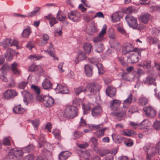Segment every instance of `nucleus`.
<instances>
[{
    "label": "nucleus",
    "mask_w": 160,
    "mask_h": 160,
    "mask_svg": "<svg viewBox=\"0 0 160 160\" xmlns=\"http://www.w3.org/2000/svg\"><path fill=\"white\" fill-rule=\"evenodd\" d=\"M82 103V100L78 98H76L73 101V104L76 105L77 106H79Z\"/></svg>",
    "instance_id": "59"
},
{
    "label": "nucleus",
    "mask_w": 160,
    "mask_h": 160,
    "mask_svg": "<svg viewBox=\"0 0 160 160\" xmlns=\"http://www.w3.org/2000/svg\"><path fill=\"white\" fill-rule=\"evenodd\" d=\"M40 8L39 7H36L35 8V10L32 11L31 12L28 13L27 16H25L23 15H22L21 14H16V16L18 17H20L22 18H24L27 17H33L36 15V13L39 11V10L40 9Z\"/></svg>",
    "instance_id": "21"
},
{
    "label": "nucleus",
    "mask_w": 160,
    "mask_h": 160,
    "mask_svg": "<svg viewBox=\"0 0 160 160\" xmlns=\"http://www.w3.org/2000/svg\"><path fill=\"white\" fill-rule=\"evenodd\" d=\"M121 102L117 99L113 100L110 103V108L114 110H116L119 107Z\"/></svg>",
    "instance_id": "15"
},
{
    "label": "nucleus",
    "mask_w": 160,
    "mask_h": 160,
    "mask_svg": "<svg viewBox=\"0 0 160 160\" xmlns=\"http://www.w3.org/2000/svg\"><path fill=\"white\" fill-rule=\"evenodd\" d=\"M102 111L101 108L100 106H98L92 109V114L93 116H97L102 113Z\"/></svg>",
    "instance_id": "25"
},
{
    "label": "nucleus",
    "mask_w": 160,
    "mask_h": 160,
    "mask_svg": "<svg viewBox=\"0 0 160 160\" xmlns=\"http://www.w3.org/2000/svg\"><path fill=\"white\" fill-rule=\"evenodd\" d=\"M154 149L155 151L156 152V149L154 147H152L150 143L146 144L143 147V149L144 151L147 153L150 152L151 151H152Z\"/></svg>",
    "instance_id": "36"
},
{
    "label": "nucleus",
    "mask_w": 160,
    "mask_h": 160,
    "mask_svg": "<svg viewBox=\"0 0 160 160\" xmlns=\"http://www.w3.org/2000/svg\"><path fill=\"white\" fill-rule=\"evenodd\" d=\"M9 68V67L8 65L6 64L4 65L1 68L3 75L1 76L0 78L3 81L7 82L8 81L7 78L4 76V74L6 73L7 71L8 70Z\"/></svg>",
    "instance_id": "17"
},
{
    "label": "nucleus",
    "mask_w": 160,
    "mask_h": 160,
    "mask_svg": "<svg viewBox=\"0 0 160 160\" xmlns=\"http://www.w3.org/2000/svg\"><path fill=\"white\" fill-rule=\"evenodd\" d=\"M89 125H87L85 121L82 118H81L80 121L79 123V125L78 127V128H80L81 127H88V126Z\"/></svg>",
    "instance_id": "49"
},
{
    "label": "nucleus",
    "mask_w": 160,
    "mask_h": 160,
    "mask_svg": "<svg viewBox=\"0 0 160 160\" xmlns=\"http://www.w3.org/2000/svg\"><path fill=\"white\" fill-rule=\"evenodd\" d=\"M71 154V152L69 151L62 152L59 154V159L60 160H65Z\"/></svg>",
    "instance_id": "24"
},
{
    "label": "nucleus",
    "mask_w": 160,
    "mask_h": 160,
    "mask_svg": "<svg viewBox=\"0 0 160 160\" xmlns=\"http://www.w3.org/2000/svg\"><path fill=\"white\" fill-rule=\"evenodd\" d=\"M124 144L128 147L132 146L133 144V142L132 140L130 139H126L124 141Z\"/></svg>",
    "instance_id": "53"
},
{
    "label": "nucleus",
    "mask_w": 160,
    "mask_h": 160,
    "mask_svg": "<svg viewBox=\"0 0 160 160\" xmlns=\"http://www.w3.org/2000/svg\"><path fill=\"white\" fill-rule=\"evenodd\" d=\"M31 33V29L30 27H28L23 30L22 33V36L24 38H27Z\"/></svg>",
    "instance_id": "38"
},
{
    "label": "nucleus",
    "mask_w": 160,
    "mask_h": 160,
    "mask_svg": "<svg viewBox=\"0 0 160 160\" xmlns=\"http://www.w3.org/2000/svg\"><path fill=\"white\" fill-rule=\"evenodd\" d=\"M122 16V13L121 12H117L114 13L112 16V21L116 22L120 20Z\"/></svg>",
    "instance_id": "16"
},
{
    "label": "nucleus",
    "mask_w": 160,
    "mask_h": 160,
    "mask_svg": "<svg viewBox=\"0 0 160 160\" xmlns=\"http://www.w3.org/2000/svg\"><path fill=\"white\" fill-rule=\"evenodd\" d=\"M18 64L14 62L11 65L12 70L14 74L18 75L20 74L19 71L18 69Z\"/></svg>",
    "instance_id": "34"
},
{
    "label": "nucleus",
    "mask_w": 160,
    "mask_h": 160,
    "mask_svg": "<svg viewBox=\"0 0 160 160\" xmlns=\"http://www.w3.org/2000/svg\"><path fill=\"white\" fill-rule=\"evenodd\" d=\"M117 29L118 31L121 33L124 34L126 36H127V35L126 31L124 29L122 24H120L119 25L117 26Z\"/></svg>",
    "instance_id": "43"
},
{
    "label": "nucleus",
    "mask_w": 160,
    "mask_h": 160,
    "mask_svg": "<svg viewBox=\"0 0 160 160\" xmlns=\"http://www.w3.org/2000/svg\"><path fill=\"white\" fill-rule=\"evenodd\" d=\"M116 91V88L109 86L107 88L106 90V93L108 96L112 97L115 95Z\"/></svg>",
    "instance_id": "23"
},
{
    "label": "nucleus",
    "mask_w": 160,
    "mask_h": 160,
    "mask_svg": "<svg viewBox=\"0 0 160 160\" xmlns=\"http://www.w3.org/2000/svg\"><path fill=\"white\" fill-rule=\"evenodd\" d=\"M49 39V37L47 34H44L43 35V38H41L39 40L38 44L40 46L44 45L47 43L48 40Z\"/></svg>",
    "instance_id": "31"
},
{
    "label": "nucleus",
    "mask_w": 160,
    "mask_h": 160,
    "mask_svg": "<svg viewBox=\"0 0 160 160\" xmlns=\"http://www.w3.org/2000/svg\"><path fill=\"white\" fill-rule=\"evenodd\" d=\"M52 133L55 138L58 139H60V132L59 130L56 129H54L52 132Z\"/></svg>",
    "instance_id": "47"
},
{
    "label": "nucleus",
    "mask_w": 160,
    "mask_h": 160,
    "mask_svg": "<svg viewBox=\"0 0 160 160\" xmlns=\"http://www.w3.org/2000/svg\"><path fill=\"white\" fill-rule=\"evenodd\" d=\"M54 49L51 43H50L49 47L47 50V51L51 56L53 58V59L58 60V58L56 57L54 53Z\"/></svg>",
    "instance_id": "20"
},
{
    "label": "nucleus",
    "mask_w": 160,
    "mask_h": 160,
    "mask_svg": "<svg viewBox=\"0 0 160 160\" xmlns=\"http://www.w3.org/2000/svg\"><path fill=\"white\" fill-rule=\"evenodd\" d=\"M76 58L77 60H84L87 58L85 54L82 52L78 54L77 55Z\"/></svg>",
    "instance_id": "45"
},
{
    "label": "nucleus",
    "mask_w": 160,
    "mask_h": 160,
    "mask_svg": "<svg viewBox=\"0 0 160 160\" xmlns=\"http://www.w3.org/2000/svg\"><path fill=\"white\" fill-rule=\"evenodd\" d=\"M68 18L73 22H77L80 20L81 17V13L76 11H71L68 15Z\"/></svg>",
    "instance_id": "10"
},
{
    "label": "nucleus",
    "mask_w": 160,
    "mask_h": 160,
    "mask_svg": "<svg viewBox=\"0 0 160 160\" xmlns=\"http://www.w3.org/2000/svg\"><path fill=\"white\" fill-rule=\"evenodd\" d=\"M34 42H28L26 45L27 48L29 49V50L34 47Z\"/></svg>",
    "instance_id": "62"
},
{
    "label": "nucleus",
    "mask_w": 160,
    "mask_h": 160,
    "mask_svg": "<svg viewBox=\"0 0 160 160\" xmlns=\"http://www.w3.org/2000/svg\"><path fill=\"white\" fill-rule=\"evenodd\" d=\"M148 40L150 44H156L158 42V40L154 37H149Z\"/></svg>",
    "instance_id": "44"
},
{
    "label": "nucleus",
    "mask_w": 160,
    "mask_h": 160,
    "mask_svg": "<svg viewBox=\"0 0 160 160\" xmlns=\"http://www.w3.org/2000/svg\"><path fill=\"white\" fill-rule=\"evenodd\" d=\"M66 18L65 14L61 12H58L57 14V18L60 21H64Z\"/></svg>",
    "instance_id": "42"
},
{
    "label": "nucleus",
    "mask_w": 160,
    "mask_h": 160,
    "mask_svg": "<svg viewBox=\"0 0 160 160\" xmlns=\"http://www.w3.org/2000/svg\"><path fill=\"white\" fill-rule=\"evenodd\" d=\"M135 10L134 8L133 7H129L127 8L126 10L124 11V12L129 14V13H132L134 12Z\"/></svg>",
    "instance_id": "55"
},
{
    "label": "nucleus",
    "mask_w": 160,
    "mask_h": 160,
    "mask_svg": "<svg viewBox=\"0 0 160 160\" xmlns=\"http://www.w3.org/2000/svg\"><path fill=\"white\" fill-rule=\"evenodd\" d=\"M76 107L72 105L68 106L64 110V116L66 118H72L78 115Z\"/></svg>",
    "instance_id": "3"
},
{
    "label": "nucleus",
    "mask_w": 160,
    "mask_h": 160,
    "mask_svg": "<svg viewBox=\"0 0 160 160\" xmlns=\"http://www.w3.org/2000/svg\"><path fill=\"white\" fill-rule=\"evenodd\" d=\"M42 57L41 55L38 54H34L30 56L28 58L29 59H33L36 60H39L42 58Z\"/></svg>",
    "instance_id": "48"
},
{
    "label": "nucleus",
    "mask_w": 160,
    "mask_h": 160,
    "mask_svg": "<svg viewBox=\"0 0 160 160\" xmlns=\"http://www.w3.org/2000/svg\"><path fill=\"white\" fill-rule=\"evenodd\" d=\"M153 128L156 130H159L160 128V122L156 121L153 124Z\"/></svg>",
    "instance_id": "61"
},
{
    "label": "nucleus",
    "mask_w": 160,
    "mask_h": 160,
    "mask_svg": "<svg viewBox=\"0 0 160 160\" xmlns=\"http://www.w3.org/2000/svg\"><path fill=\"white\" fill-rule=\"evenodd\" d=\"M32 99V96L31 94L29 93H28L24 98L23 101L26 102H29L31 101Z\"/></svg>",
    "instance_id": "51"
},
{
    "label": "nucleus",
    "mask_w": 160,
    "mask_h": 160,
    "mask_svg": "<svg viewBox=\"0 0 160 160\" xmlns=\"http://www.w3.org/2000/svg\"><path fill=\"white\" fill-rule=\"evenodd\" d=\"M95 12L93 11H90L87 12L84 16V18L87 22H89L91 21L93 18H94V16L93 14Z\"/></svg>",
    "instance_id": "18"
},
{
    "label": "nucleus",
    "mask_w": 160,
    "mask_h": 160,
    "mask_svg": "<svg viewBox=\"0 0 160 160\" xmlns=\"http://www.w3.org/2000/svg\"><path fill=\"white\" fill-rule=\"evenodd\" d=\"M120 132L121 134L128 136H133L136 134L135 132L134 131L129 129H125L121 131Z\"/></svg>",
    "instance_id": "22"
},
{
    "label": "nucleus",
    "mask_w": 160,
    "mask_h": 160,
    "mask_svg": "<svg viewBox=\"0 0 160 160\" xmlns=\"http://www.w3.org/2000/svg\"><path fill=\"white\" fill-rule=\"evenodd\" d=\"M95 65L98 69L99 73L100 74H102L104 72V70L102 68V64L101 63H98L95 64Z\"/></svg>",
    "instance_id": "52"
},
{
    "label": "nucleus",
    "mask_w": 160,
    "mask_h": 160,
    "mask_svg": "<svg viewBox=\"0 0 160 160\" xmlns=\"http://www.w3.org/2000/svg\"><path fill=\"white\" fill-rule=\"evenodd\" d=\"M12 40L11 39H6L5 40L0 43V44L2 45L4 48H7L11 46V43Z\"/></svg>",
    "instance_id": "33"
},
{
    "label": "nucleus",
    "mask_w": 160,
    "mask_h": 160,
    "mask_svg": "<svg viewBox=\"0 0 160 160\" xmlns=\"http://www.w3.org/2000/svg\"><path fill=\"white\" fill-rule=\"evenodd\" d=\"M136 99L133 97L132 95L130 94L128 98L124 101L123 107L120 109L118 112H116V116L119 118H121L126 116V111L129 104L133 101H135Z\"/></svg>",
    "instance_id": "2"
},
{
    "label": "nucleus",
    "mask_w": 160,
    "mask_h": 160,
    "mask_svg": "<svg viewBox=\"0 0 160 160\" xmlns=\"http://www.w3.org/2000/svg\"><path fill=\"white\" fill-rule=\"evenodd\" d=\"M150 17V15L148 13H144L141 15L139 19L140 20L144 23H147Z\"/></svg>",
    "instance_id": "29"
},
{
    "label": "nucleus",
    "mask_w": 160,
    "mask_h": 160,
    "mask_svg": "<svg viewBox=\"0 0 160 160\" xmlns=\"http://www.w3.org/2000/svg\"><path fill=\"white\" fill-rule=\"evenodd\" d=\"M39 148H41L42 147L43 145L44 148H45L44 150L42 152V154L45 156L46 158H51L52 157V153L51 152L47 150L45 148L48 146V145L50 146L49 144L46 142V141L43 139V137L42 138L39 139Z\"/></svg>",
    "instance_id": "7"
},
{
    "label": "nucleus",
    "mask_w": 160,
    "mask_h": 160,
    "mask_svg": "<svg viewBox=\"0 0 160 160\" xmlns=\"http://www.w3.org/2000/svg\"><path fill=\"white\" fill-rule=\"evenodd\" d=\"M45 18L50 21L49 23L51 25V27H52L58 22L55 18L51 14H50L48 16H46Z\"/></svg>",
    "instance_id": "30"
},
{
    "label": "nucleus",
    "mask_w": 160,
    "mask_h": 160,
    "mask_svg": "<svg viewBox=\"0 0 160 160\" xmlns=\"http://www.w3.org/2000/svg\"><path fill=\"white\" fill-rule=\"evenodd\" d=\"M107 129V128L105 127L97 130L95 132V134L97 138H100L104 135V132Z\"/></svg>",
    "instance_id": "28"
},
{
    "label": "nucleus",
    "mask_w": 160,
    "mask_h": 160,
    "mask_svg": "<svg viewBox=\"0 0 160 160\" xmlns=\"http://www.w3.org/2000/svg\"><path fill=\"white\" fill-rule=\"evenodd\" d=\"M18 95V92L15 90L13 89L7 90L3 93L4 98L7 99L13 98Z\"/></svg>",
    "instance_id": "12"
},
{
    "label": "nucleus",
    "mask_w": 160,
    "mask_h": 160,
    "mask_svg": "<svg viewBox=\"0 0 160 160\" xmlns=\"http://www.w3.org/2000/svg\"><path fill=\"white\" fill-rule=\"evenodd\" d=\"M151 125L150 122L148 120H144L141 123H138L133 122H130L131 128L133 129L139 128L140 129L147 128Z\"/></svg>",
    "instance_id": "6"
},
{
    "label": "nucleus",
    "mask_w": 160,
    "mask_h": 160,
    "mask_svg": "<svg viewBox=\"0 0 160 160\" xmlns=\"http://www.w3.org/2000/svg\"><path fill=\"white\" fill-rule=\"evenodd\" d=\"M34 148L33 145L31 144L28 145L25 148V150L27 152H29L32 151Z\"/></svg>",
    "instance_id": "60"
},
{
    "label": "nucleus",
    "mask_w": 160,
    "mask_h": 160,
    "mask_svg": "<svg viewBox=\"0 0 160 160\" xmlns=\"http://www.w3.org/2000/svg\"><path fill=\"white\" fill-rule=\"evenodd\" d=\"M13 112L16 113L22 114L26 111L23 108H22L20 105L15 107L13 109Z\"/></svg>",
    "instance_id": "35"
},
{
    "label": "nucleus",
    "mask_w": 160,
    "mask_h": 160,
    "mask_svg": "<svg viewBox=\"0 0 160 160\" xmlns=\"http://www.w3.org/2000/svg\"><path fill=\"white\" fill-rule=\"evenodd\" d=\"M43 104L46 107L50 108L53 104V99L49 96H45Z\"/></svg>",
    "instance_id": "13"
},
{
    "label": "nucleus",
    "mask_w": 160,
    "mask_h": 160,
    "mask_svg": "<svg viewBox=\"0 0 160 160\" xmlns=\"http://www.w3.org/2000/svg\"><path fill=\"white\" fill-rule=\"evenodd\" d=\"M85 72L86 75L88 77L92 76L93 74V67L88 64L84 65Z\"/></svg>",
    "instance_id": "14"
},
{
    "label": "nucleus",
    "mask_w": 160,
    "mask_h": 160,
    "mask_svg": "<svg viewBox=\"0 0 160 160\" xmlns=\"http://www.w3.org/2000/svg\"><path fill=\"white\" fill-rule=\"evenodd\" d=\"M9 137L5 138L3 140V145L5 146H8L10 145V138Z\"/></svg>",
    "instance_id": "57"
},
{
    "label": "nucleus",
    "mask_w": 160,
    "mask_h": 160,
    "mask_svg": "<svg viewBox=\"0 0 160 160\" xmlns=\"http://www.w3.org/2000/svg\"><path fill=\"white\" fill-rule=\"evenodd\" d=\"M156 149V152H158V154L160 155V140L157 144L155 148Z\"/></svg>",
    "instance_id": "64"
},
{
    "label": "nucleus",
    "mask_w": 160,
    "mask_h": 160,
    "mask_svg": "<svg viewBox=\"0 0 160 160\" xmlns=\"http://www.w3.org/2000/svg\"><path fill=\"white\" fill-rule=\"evenodd\" d=\"M146 116L150 118L155 117L157 113V111L155 108L151 106L145 107L143 108Z\"/></svg>",
    "instance_id": "8"
},
{
    "label": "nucleus",
    "mask_w": 160,
    "mask_h": 160,
    "mask_svg": "<svg viewBox=\"0 0 160 160\" xmlns=\"http://www.w3.org/2000/svg\"><path fill=\"white\" fill-rule=\"evenodd\" d=\"M29 69L30 71H34L37 70L40 71L42 68L40 66H37L35 64H33L29 66Z\"/></svg>",
    "instance_id": "40"
},
{
    "label": "nucleus",
    "mask_w": 160,
    "mask_h": 160,
    "mask_svg": "<svg viewBox=\"0 0 160 160\" xmlns=\"http://www.w3.org/2000/svg\"><path fill=\"white\" fill-rule=\"evenodd\" d=\"M82 108L84 110L83 114H85L87 113L90 110L91 106L90 104H88L86 105H83Z\"/></svg>",
    "instance_id": "50"
},
{
    "label": "nucleus",
    "mask_w": 160,
    "mask_h": 160,
    "mask_svg": "<svg viewBox=\"0 0 160 160\" xmlns=\"http://www.w3.org/2000/svg\"><path fill=\"white\" fill-rule=\"evenodd\" d=\"M112 138L113 140L116 142H119L120 141V136L116 133H114L112 134Z\"/></svg>",
    "instance_id": "46"
},
{
    "label": "nucleus",
    "mask_w": 160,
    "mask_h": 160,
    "mask_svg": "<svg viewBox=\"0 0 160 160\" xmlns=\"http://www.w3.org/2000/svg\"><path fill=\"white\" fill-rule=\"evenodd\" d=\"M144 82L149 84H153L155 86L156 85L155 79L152 76H149L147 77L144 80Z\"/></svg>",
    "instance_id": "26"
},
{
    "label": "nucleus",
    "mask_w": 160,
    "mask_h": 160,
    "mask_svg": "<svg viewBox=\"0 0 160 160\" xmlns=\"http://www.w3.org/2000/svg\"><path fill=\"white\" fill-rule=\"evenodd\" d=\"M125 20L130 27L136 28L138 26L137 20L133 17L130 14L127 15L125 17Z\"/></svg>",
    "instance_id": "11"
},
{
    "label": "nucleus",
    "mask_w": 160,
    "mask_h": 160,
    "mask_svg": "<svg viewBox=\"0 0 160 160\" xmlns=\"http://www.w3.org/2000/svg\"><path fill=\"white\" fill-rule=\"evenodd\" d=\"M13 53L14 51L12 50L10 48L8 49L7 52L5 54V58L7 60L11 59Z\"/></svg>",
    "instance_id": "32"
},
{
    "label": "nucleus",
    "mask_w": 160,
    "mask_h": 160,
    "mask_svg": "<svg viewBox=\"0 0 160 160\" xmlns=\"http://www.w3.org/2000/svg\"><path fill=\"white\" fill-rule=\"evenodd\" d=\"M42 87L45 89H49L52 88V84L49 80L46 78L42 82Z\"/></svg>",
    "instance_id": "19"
},
{
    "label": "nucleus",
    "mask_w": 160,
    "mask_h": 160,
    "mask_svg": "<svg viewBox=\"0 0 160 160\" xmlns=\"http://www.w3.org/2000/svg\"><path fill=\"white\" fill-rule=\"evenodd\" d=\"M64 87V86H62L61 84H58L57 85V87L55 88V90L58 93H62Z\"/></svg>",
    "instance_id": "56"
},
{
    "label": "nucleus",
    "mask_w": 160,
    "mask_h": 160,
    "mask_svg": "<svg viewBox=\"0 0 160 160\" xmlns=\"http://www.w3.org/2000/svg\"><path fill=\"white\" fill-rule=\"evenodd\" d=\"M107 27L106 25H104L101 31L99 32L98 36L94 38L93 41L94 42H97L105 39L104 36L106 34Z\"/></svg>",
    "instance_id": "9"
},
{
    "label": "nucleus",
    "mask_w": 160,
    "mask_h": 160,
    "mask_svg": "<svg viewBox=\"0 0 160 160\" xmlns=\"http://www.w3.org/2000/svg\"><path fill=\"white\" fill-rule=\"evenodd\" d=\"M34 156L32 154H29L24 158L23 160H34Z\"/></svg>",
    "instance_id": "63"
},
{
    "label": "nucleus",
    "mask_w": 160,
    "mask_h": 160,
    "mask_svg": "<svg viewBox=\"0 0 160 160\" xmlns=\"http://www.w3.org/2000/svg\"><path fill=\"white\" fill-rule=\"evenodd\" d=\"M141 50L137 48H134L133 44L129 43L125 44L122 49V52L123 54H126L130 52H137L138 54L140 56Z\"/></svg>",
    "instance_id": "5"
},
{
    "label": "nucleus",
    "mask_w": 160,
    "mask_h": 160,
    "mask_svg": "<svg viewBox=\"0 0 160 160\" xmlns=\"http://www.w3.org/2000/svg\"><path fill=\"white\" fill-rule=\"evenodd\" d=\"M23 154V152L21 150L15 148L10 150L8 156L10 159L18 160L22 158Z\"/></svg>",
    "instance_id": "4"
},
{
    "label": "nucleus",
    "mask_w": 160,
    "mask_h": 160,
    "mask_svg": "<svg viewBox=\"0 0 160 160\" xmlns=\"http://www.w3.org/2000/svg\"><path fill=\"white\" fill-rule=\"evenodd\" d=\"M138 103L142 106L146 105L148 102V100L146 98L144 97H140L139 98Z\"/></svg>",
    "instance_id": "37"
},
{
    "label": "nucleus",
    "mask_w": 160,
    "mask_h": 160,
    "mask_svg": "<svg viewBox=\"0 0 160 160\" xmlns=\"http://www.w3.org/2000/svg\"><path fill=\"white\" fill-rule=\"evenodd\" d=\"M87 88L84 86H80L74 89V92L78 95L81 92H84L88 90L91 94H95L98 92L100 89V87L98 84L88 83L87 85Z\"/></svg>",
    "instance_id": "1"
},
{
    "label": "nucleus",
    "mask_w": 160,
    "mask_h": 160,
    "mask_svg": "<svg viewBox=\"0 0 160 160\" xmlns=\"http://www.w3.org/2000/svg\"><path fill=\"white\" fill-rule=\"evenodd\" d=\"M31 122L34 127L35 130L37 129L38 127L39 124V122L38 120H31Z\"/></svg>",
    "instance_id": "54"
},
{
    "label": "nucleus",
    "mask_w": 160,
    "mask_h": 160,
    "mask_svg": "<svg viewBox=\"0 0 160 160\" xmlns=\"http://www.w3.org/2000/svg\"><path fill=\"white\" fill-rule=\"evenodd\" d=\"M18 41L16 39H14L11 43V46H14L16 47L17 49L21 48V47L18 46Z\"/></svg>",
    "instance_id": "58"
},
{
    "label": "nucleus",
    "mask_w": 160,
    "mask_h": 160,
    "mask_svg": "<svg viewBox=\"0 0 160 160\" xmlns=\"http://www.w3.org/2000/svg\"><path fill=\"white\" fill-rule=\"evenodd\" d=\"M155 149L151 151L150 152L147 153L146 155L147 160H152V158L155 156L157 154V152L155 151Z\"/></svg>",
    "instance_id": "39"
},
{
    "label": "nucleus",
    "mask_w": 160,
    "mask_h": 160,
    "mask_svg": "<svg viewBox=\"0 0 160 160\" xmlns=\"http://www.w3.org/2000/svg\"><path fill=\"white\" fill-rule=\"evenodd\" d=\"M103 126L102 123L98 125H95L92 124V125H89L88 126V127L91 130H95L102 128Z\"/></svg>",
    "instance_id": "41"
},
{
    "label": "nucleus",
    "mask_w": 160,
    "mask_h": 160,
    "mask_svg": "<svg viewBox=\"0 0 160 160\" xmlns=\"http://www.w3.org/2000/svg\"><path fill=\"white\" fill-rule=\"evenodd\" d=\"M92 48L91 44L89 43H86L83 45L84 50L86 54H89Z\"/></svg>",
    "instance_id": "27"
}]
</instances>
